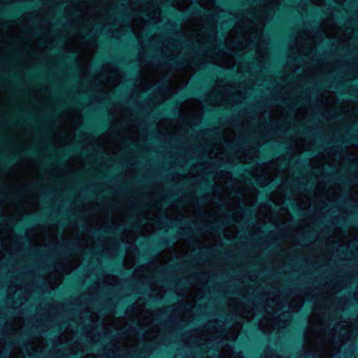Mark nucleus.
<instances>
[{
    "instance_id": "obj_8",
    "label": "nucleus",
    "mask_w": 358,
    "mask_h": 358,
    "mask_svg": "<svg viewBox=\"0 0 358 358\" xmlns=\"http://www.w3.org/2000/svg\"><path fill=\"white\" fill-rule=\"evenodd\" d=\"M315 345L310 349H307L309 344L308 340L304 341L306 352L308 350V356L311 358H352L354 355L355 346L350 344L348 348L345 344H333L334 341L330 338L336 337H316ZM341 337H337L341 338Z\"/></svg>"
},
{
    "instance_id": "obj_39",
    "label": "nucleus",
    "mask_w": 358,
    "mask_h": 358,
    "mask_svg": "<svg viewBox=\"0 0 358 358\" xmlns=\"http://www.w3.org/2000/svg\"><path fill=\"white\" fill-rule=\"evenodd\" d=\"M203 282H199L196 285H195V289L196 290H199L201 289L200 287V285H203Z\"/></svg>"
},
{
    "instance_id": "obj_45",
    "label": "nucleus",
    "mask_w": 358,
    "mask_h": 358,
    "mask_svg": "<svg viewBox=\"0 0 358 358\" xmlns=\"http://www.w3.org/2000/svg\"><path fill=\"white\" fill-rule=\"evenodd\" d=\"M225 176H226V178H230V174H229V173H225Z\"/></svg>"
},
{
    "instance_id": "obj_28",
    "label": "nucleus",
    "mask_w": 358,
    "mask_h": 358,
    "mask_svg": "<svg viewBox=\"0 0 358 358\" xmlns=\"http://www.w3.org/2000/svg\"><path fill=\"white\" fill-rule=\"evenodd\" d=\"M150 289H151L150 296L155 299L162 298V296L164 294V288L158 285L152 284L150 285Z\"/></svg>"
},
{
    "instance_id": "obj_33",
    "label": "nucleus",
    "mask_w": 358,
    "mask_h": 358,
    "mask_svg": "<svg viewBox=\"0 0 358 358\" xmlns=\"http://www.w3.org/2000/svg\"><path fill=\"white\" fill-rule=\"evenodd\" d=\"M161 43V37L159 36H153L150 41V45L151 46H157Z\"/></svg>"
},
{
    "instance_id": "obj_21",
    "label": "nucleus",
    "mask_w": 358,
    "mask_h": 358,
    "mask_svg": "<svg viewBox=\"0 0 358 358\" xmlns=\"http://www.w3.org/2000/svg\"><path fill=\"white\" fill-rule=\"evenodd\" d=\"M62 120L72 128H76L80 122L79 114L71 110L65 112L62 117Z\"/></svg>"
},
{
    "instance_id": "obj_34",
    "label": "nucleus",
    "mask_w": 358,
    "mask_h": 358,
    "mask_svg": "<svg viewBox=\"0 0 358 358\" xmlns=\"http://www.w3.org/2000/svg\"><path fill=\"white\" fill-rule=\"evenodd\" d=\"M134 264V262L130 257V255L127 252L125 259V266L127 268H131Z\"/></svg>"
},
{
    "instance_id": "obj_31",
    "label": "nucleus",
    "mask_w": 358,
    "mask_h": 358,
    "mask_svg": "<svg viewBox=\"0 0 358 358\" xmlns=\"http://www.w3.org/2000/svg\"><path fill=\"white\" fill-rule=\"evenodd\" d=\"M173 6L178 8L179 10H185L187 8H188L189 3V0H182L181 1H177L175 2H173Z\"/></svg>"
},
{
    "instance_id": "obj_3",
    "label": "nucleus",
    "mask_w": 358,
    "mask_h": 358,
    "mask_svg": "<svg viewBox=\"0 0 358 358\" xmlns=\"http://www.w3.org/2000/svg\"><path fill=\"white\" fill-rule=\"evenodd\" d=\"M106 8L105 5L92 6L86 0H73L66 11L73 29L65 39L66 48L78 52V63L82 71L80 90H95L103 98L122 78L120 71L111 64L104 66L96 76L88 73V64L96 48L93 31L99 29L101 25L105 28L108 23Z\"/></svg>"
},
{
    "instance_id": "obj_20",
    "label": "nucleus",
    "mask_w": 358,
    "mask_h": 358,
    "mask_svg": "<svg viewBox=\"0 0 358 358\" xmlns=\"http://www.w3.org/2000/svg\"><path fill=\"white\" fill-rule=\"evenodd\" d=\"M157 270L158 268L157 263H152L149 265L143 266L140 269L136 270L134 273V275L136 278H139L144 282L148 279L154 277Z\"/></svg>"
},
{
    "instance_id": "obj_36",
    "label": "nucleus",
    "mask_w": 358,
    "mask_h": 358,
    "mask_svg": "<svg viewBox=\"0 0 358 358\" xmlns=\"http://www.w3.org/2000/svg\"><path fill=\"white\" fill-rule=\"evenodd\" d=\"M197 168H198V166H195V167L192 168V170H191V174H192V175H196V174L199 175L200 173H198L197 170L196 171V169Z\"/></svg>"
},
{
    "instance_id": "obj_29",
    "label": "nucleus",
    "mask_w": 358,
    "mask_h": 358,
    "mask_svg": "<svg viewBox=\"0 0 358 358\" xmlns=\"http://www.w3.org/2000/svg\"><path fill=\"white\" fill-rule=\"evenodd\" d=\"M22 294H23V291L21 288L16 289V290L14 291L13 298L14 299L15 297H17V301H14V305H13L14 308H17V306H21L24 303V301L25 300L26 297L24 296H23V297H22L21 296Z\"/></svg>"
},
{
    "instance_id": "obj_14",
    "label": "nucleus",
    "mask_w": 358,
    "mask_h": 358,
    "mask_svg": "<svg viewBox=\"0 0 358 358\" xmlns=\"http://www.w3.org/2000/svg\"><path fill=\"white\" fill-rule=\"evenodd\" d=\"M21 238L13 234L10 226L0 227V260L5 253H12L18 249Z\"/></svg>"
},
{
    "instance_id": "obj_26",
    "label": "nucleus",
    "mask_w": 358,
    "mask_h": 358,
    "mask_svg": "<svg viewBox=\"0 0 358 358\" xmlns=\"http://www.w3.org/2000/svg\"><path fill=\"white\" fill-rule=\"evenodd\" d=\"M322 156L319 157L317 159H313L310 161V165L313 168V174L316 177L319 173H322L323 171V166L325 161L322 159Z\"/></svg>"
},
{
    "instance_id": "obj_38",
    "label": "nucleus",
    "mask_w": 358,
    "mask_h": 358,
    "mask_svg": "<svg viewBox=\"0 0 358 358\" xmlns=\"http://www.w3.org/2000/svg\"><path fill=\"white\" fill-rule=\"evenodd\" d=\"M313 3H314L316 5H320L323 3L324 0H311Z\"/></svg>"
},
{
    "instance_id": "obj_27",
    "label": "nucleus",
    "mask_w": 358,
    "mask_h": 358,
    "mask_svg": "<svg viewBox=\"0 0 358 358\" xmlns=\"http://www.w3.org/2000/svg\"><path fill=\"white\" fill-rule=\"evenodd\" d=\"M333 99L329 98V94H323L320 98V101L317 102V106L324 108H328L332 104Z\"/></svg>"
},
{
    "instance_id": "obj_5",
    "label": "nucleus",
    "mask_w": 358,
    "mask_h": 358,
    "mask_svg": "<svg viewBox=\"0 0 358 358\" xmlns=\"http://www.w3.org/2000/svg\"><path fill=\"white\" fill-rule=\"evenodd\" d=\"M110 343L103 347L98 354H87L85 358H148L159 348L162 337H106ZM168 338L169 337H162Z\"/></svg>"
},
{
    "instance_id": "obj_19",
    "label": "nucleus",
    "mask_w": 358,
    "mask_h": 358,
    "mask_svg": "<svg viewBox=\"0 0 358 358\" xmlns=\"http://www.w3.org/2000/svg\"><path fill=\"white\" fill-rule=\"evenodd\" d=\"M322 31L327 37L336 38L342 41L350 38V34L343 35L341 29L337 27L331 20H328L323 23Z\"/></svg>"
},
{
    "instance_id": "obj_2",
    "label": "nucleus",
    "mask_w": 358,
    "mask_h": 358,
    "mask_svg": "<svg viewBox=\"0 0 358 358\" xmlns=\"http://www.w3.org/2000/svg\"><path fill=\"white\" fill-rule=\"evenodd\" d=\"M315 43L312 36L305 34L289 45L283 76L280 78L281 83H277L274 92L275 94H278L283 105H278L272 111H264L244 123V127L259 135H271V130H281L290 124L291 121L303 120L308 115L309 107L314 106L310 103V99H308L306 92L303 96L299 83L305 77L317 74L320 64H307L301 66L299 57L303 55L309 58Z\"/></svg>"
},
{
    "instance_id": "obj_25",
    "label": "nucleus",
    "mask_w": 358,
    "mask_h": 358,
    "mask_svg": "<svg viewBox=\"0 0 358 358\" xmlns=\"http://www.w3.org/2000/svg\"><path fill=\"white\" fill-rule=\"evenodd\" d=\"M223 327V322L218 320L209 321L204 326V332L206 333H217L220 332Z\"/></svg>"
},
{
    "instance_id": "obj_43",
    "label": "nucleus",
    "mask_w": 358,
    "mask_h": 358,
    "mask_svg": "<svg viewBox=\"0 0 358 358\" xmlns=\"http://www.w3.org/2000/svg\"><path fill=\"white\" fill-rule=\"evenodd\" d=\"M50 315H51V313H50V311L48 310V315H45V319H48Z\"/></svg>"
},
{
    "instance_id": "obj_17",
    "label": "nucleus",
    "mask_w": 358,
    "mask_h": 358,
    "mask_svg": "<svg viewBox=\"0 0 358 358\" xmlns=\"http://www.w3.org/2000/svg\"><path fill=\"white\" fill-rule=\"evenodd\" d=\"M77 322L79 325L83 326L87 333H89L90 329L98 327L99 324H105L103 319H101L96 312L89 308L81 313L79 321Z\"/></svg>"
},
{
    "instance_id": "obj_35",
    "label": "nucleus",
    "mask_w": 358,
    "mask_h": 358,
    "mask_svg": "<svg viewBox=\"0 0 358 358\" xmlns=\"http://www.w3.org/2000/svg\"><path fill=\"white\" fill-rule=\"evenodd\" d=\"M9 213V210L7 209H5V204L4 203H0V214H2V215L5 216L6 215Z\"/></svg>"
},
{
    "instance_id": "obj_41",
    "label": "nucleus",
    "mask_w": 358,
    "mask_h": 358,
    "mask_svg": "<svg viewBox=\"0 0 358 358\" xmlns=\"http://www.w3.org/2000/svg\"><path fill=\"white\" fill-rule=\"evenodd\" d=\"M308 206H309V202H307V203H306L304 204H301V208H302L303 209H305Z\"/></svg>"
},
{
    "instance_id": "obj_48",
    "label": "nucleus",
    "mask_w": 358,
    "mask_h": 358,
    "mask_svg": "<svg viewBox=\"0 0 358 358\" xmlns=\"http://www.w3.org/2000/svg\"><path fill=\"white\" fill-rule=\"evenodd\" d=\"M12 290H13V287H10L9 288V293H10V294H11V292H13Z\"/></svg>"
},
{
    "instance_id": "obj_15",
    "label": "nucleus",
    "mask_w": 358,
    "mask_h": 358,
    "mask_svg": "<svg viewBox=\"0 0 358 358\" xmlns=\"http://www.w3.org/2000/svg\"><path fill=\"white\" fill-rule=\"evenodd\" d=\"M142 305L143 303L137 301L127 310V317L134 323L145 327H150L149 328L152 329H154L152 315L148 310H145Z\"/></svg>"
},
{
    "instance_id": "obj_30",
    "label": "nucleus",
    "mask_w": 358,
    "mask_h": 358,
    "mask_svg": "<svg viewBox=\"0 0 358 358\" xmlns=\"http://www.w3.org/2000/svg\"><path fill=\"white\" fill-rule=\"evenodd\" d=\"M22 323H23L22 319L20 317H17L11 322H7L5 328L6 329H13V330H17L22 327Z\"/></svg>"
},
{
    "instance_id": "obj_13",
    "label": "nucleus",
    "mask_w": 358,
    "mask_h": 358,
    "mask_svg": "<svg viewBox=\"0 0 358 358\" xmlns=\"http://www.w3.org/2000/svg\"><path fill=\"white\" fill-rule=\"evenodd\" d=\"M282 159H278L275 162H271L268 164H262L258 166L254 175L257 178V181L262 186L268 185L271 180H273L276 173L285 171L287 165L282 166L280 162Z\"/></svg>"
},
{
    "instance_id": "obj_1",
    "label": "nucleus",
    "mask_w": 358,
    "mask_h": 358,
    "mask_svg": "<svg viewBox=\"0 0 358 358\" xmlns=\"http://www.w3.org/2000/svg\"><path fill=\"white\" fill-rule=\"evenodd\" d=\"M280 0H257L252 11L236 16L235 26L229 32L224 44L219 43L215 38V20L218 18L219 8L213 0H199L201 7L208 13L205 20L191 21L185 27V35L188 42L179 51L175 39L169 38L162 43L161 52L169 59L157 66L152 75L141 79L131 98L136 101L135 93L145 91L157 78V89L150 99L153 104L160 103L170 97L179 88L187 83L186 76L180 71L188 72L196 69L203 62H210L225 69H230L239 57L256 47L255 64L241 62L237 73L243 80L238 83L225 80L217 81L213 90L207 95V104L215 106L223 101L238 102L244 99L248 92L256 85H261L265 77L264 69L268 57L267 40L262 34L264 21L272 15Z\"/></svg>"
},
{
    "instance_id": "obj_10",
    "label": "nucleus",
    "mask_w": 358,
    "mask_h": 358,
    "mask_svg": "<svg viewBox=\"0 0 358 358\" xmlns=\"http://www.w3.org/2000/svg\"><path fill=\"white\" fill-rule=\"evenodd\" d=\"M215 134L217 135L216 138L213 140H208L206 145L204 148L205 153L209 156L210 158H217L221 161H233L226 148L225 145L229 144L233 138V134L229 131L220 130L218 132L215 131Z\"/></svg>"
},
{
    "instance_id": "obj_40",
    "label": "nucleus",
    "mask_w": 358,
    "mask_h": 358,
    "mask_svg": "<svg viewBox=\"0 0 358 358\" xmlns=\"http://www.w3.org/2000/svg\"><path fill=\"white\" fill-rule=\"evenodd\" d=\"M84 338H86V340L88 343H92L94 341V338L95 337L90 336V337H84Z\"/></svg>"
},
{
    "instance_id": "obj_24",
    "label": "nucleus",
    "mask_w": 358,
    "mask_h": 358,
    "mask_svg": "<svg viewBox=\"0 0 358 358\" xmlns=\"http://www.w3.org/2000/svg\"><path fill=\"white\" fill-rule=\"evenodd\" d=\"M255 149L249 150L247 152L238 150L235 151L234 157L242 162H248L255 156Z\"/></svg>"
},
{
    "instance_id": "obj_4",
    "label": "nucleus",
    "mask_w": 358,
    "mask_h": 358,
    "mask_svg": "<svg viewBox=\"0 0 358 358\" xmlns=\"http://www.w3.org/2000/svg\"><path fill=\"white\" fill-rule=\"evenodd\" d=\"M115 122L108 131L97 141L101 149L109 155L122 149L127 145L128 141L140 145V139H143V134L140 131L141 124L133 114L127 108H120L117 112Z\"/></svg>"
},
{
    "instance_id": "obj_47",
    "label": "nucleus",
    "mask_w": 358,
    "mask_h": 358,
    "mask_svg": "<svg viewBox=\"0 0 358 358\" xmlns=\"http://www.w3.org/2000/svg\"><path fill=\"white\" fill-rule=\"evenodd\" d=\"M115 328H117V329H121L122 328V327H120L118 324H115Z\"/></svg>"
},
{
    "instance_id": "obj_6",
    "label": "nucleus",
    "mask_w": 358,
    "mask_h": 358,
    "mask_svg": "<svg viewBox=\"0 0 358 358\" xmlns=\"http://www.w3.org/2000/svg\"><path fill=\"white\" fill-rule=\"evenodd\" d=\"M182 350L190 354H205L201 358H243L229 344L230 337H180Z\"/></svg>"
},
{
    "instance_id": "obj_12",
    "label": "nucleus",
    "mask_w": 358,
    "mask_h": 358,
    "mask_svg": "<svg viewBox=\"0 0 358 358\" xmlns=\"http://www.w3.org/2000/svg\"><path fill=\"white\" fill-rule=\"evenodd\" d=\"M190 299L181 300L176 306L167 307L164 310V314L171 313V320L178 319L184 321L189 320L193 315V309L196 308L194 299L201 298L200 294L196 293V290L191 291L189 293Z\"/></svg>"
},
{
    "instance_id": "obj_32",
    "label": "nucleus",
    "mask_w": 358,
    "mask_h": 358,
    "mask_svg": "<svg viewBox=\"0 0 358 358\" xmlns=\"http://www.w3.org/2000/svg\"><path fill=\"white\" fill-rule=\"evenodd\" d=\"M76 267V263H72L71 262H68L62 268V271L66 273H69L71 271H73Z\"/></svg>"
},
{
    "instance_id": "obj_23",
    "label": "nucleus",
    "mask_w": 358,
    "mask_h": 358,
    "mask_svg": "<svg viewBox=\"0 0 358 358\" xmlns=\"http://www.w3.org/2000/svg\"><path fill=\"white\" fill-rule=\"evenodd\" d=\"M26 236L29 240L30 244L33 245H41V229L40 228L33 229L28 230L26 233Z\"/></svg>"
},
{
    "instance_id": "obj_46",
    "label": "nucleus",
    "mask_w": 358,
    "mask_h": 358,
    "mask_svg": "<svg viewBox=\"0 0 358 358\" xmlns=\"http://www.w3.org/2000/svg\"><path fill=\"white\" fill-rule=\"evenodd\" d=\"M335 1H336L337 3H341L343 1V0H335Z\"/></svg>"
},
{
    "instance_id": "obj_7",
    "label": "nucleus",
    "mask_w": 358,
    "mask_h": 358,
    "mask_svg": "<svg viewBox=\"0 0 358 358\" xmlns=\"http://www.w3.org/2000/svg\"><path fill=\"white\" fill-rule=\"evenodd\" d=\"M180 116V122H175L171 120H164L157 125L158 132L162 140L167 136L175 134H183L187 125L196 124L201 120L203 113L201 103L196 100H188L182 103L177 108Z\"/></svg>"
},
{
    "instance_id": "obj_9",
    "label": "nucleus",
    "mask_w": 358,
    "mask_h": 358,
    "mask_svg": "<svg viewBox=\"0 0 358 358\" xmlns=\"http://www.w3.org/2000/svg\"><path fill=\"white\" fill-rule=\"evenodd\" d=\"M121 5H128L133 10H138L140 20L135 21L132 25V30L135 33L139 43L144 46L142 32L139 30L141 27L145 25L147 22L155 24L160 17L159 9L155 6L152 0H120ZM147 45H145L146 46Z\"/></svg>"
},
{
    "instance_id": "obj_51",
    "label": "nucleus",
    "mask_w": 358,
    "mask_h": 358,
    "mask_svg": "<svg viewBox=\"0 0 358 358\" xmlns=\"http://www.w3.org/2000/svg\"><path fill=\"white\" fill-rule=\"evenodd\" d=\"M357 199H358V195H357Z\"/></svg>"
},
{
    "instance_id": "obj_42",
    "label": "nucleus",
    "mask_w": 358,
    "mask_h": 358,
    "mask_svg": "<svg viewBox=\"0 0 358 358\" xmlns=\"http://www.w3.org/2000/svg\"><path fill=\"white\" fill-rule=\"evenodd\" d=\"M201 331H202V332H201V334H202V336H204V334H206V332H204V327H203V329H202V330H201ZM209 334V333H207V334Z\"/></svg>"
},
{
    "instance_id": "obj_50",
    "label": "nucleus",
    "mask_w": 358,
    "mask_h": 358,
    "mask_svg": "<svg viewBox=\"0 0 358 358\" xmlns=\"http://www.w3.org/2000/svg\"><path fill=\"white\" fill-rule=\"evenodd\" d=\"M231 338H233V341L234 342V341H235V338H236V337L233 336V337H231Z\"/></svg>"
},
{
    "instance_id": "obj_37",
    "label": "nucleus",
    "mask_w": 358,
    "mask_h": 358,
    "mask_svg": "<svg viewBox=\"0 0 358 358\" xmlns=\"http://www.w3.org/2000/svg\"><path fill=\"white\" fill-rule=\"evenodd\" d=\"M350 160L355 161L356 162H357V163H358V157H357V155H351V156H350Z\"/></svg>"
},
{
    "instance_id": "obj_11",
    "label": "nucleus",
    "mask_w": 358,
    "mask_h": 358,
    "mask_svg": "<svg viewBox=\"0 0 358 358\" xmlns=\"http://www.w3.org/2000/svg\"><path fill=\"white\" fill-rule=\"evenodd\" d=\"M343 328H350L349 322H342L337 324L332 321L330 323L322 317L313 316L309 322L307 336H345V333L340 332Z\"/></svg>"
},
{
    "instance_id": "obj_22",
    "label": "nucleus",
    "mask_w": 358,
    "mask_h": 358,
    "mask_svg": "<svg viewBox=\"0 0 358 358\" xmlns=\"http://www.w3.org/2000/svg\"><path fill=\"white\" fill-rule=\"evenodd\" d=\"M339 193L340 187H333L332 189L329 188L326 192L323 190L322 192L321 187L320 185H319L317 190V194L319 196L327 199L329 201H334L336 198H338L339 196Z\"/></svg>"
},
{
    "instance_id": "obj_44",
    "label": "nucleus",
    "mask_w": 358,
    "mask_h": 358,
    "mask_svg": "<svg viewBox=\"0 0 358 358\" xmlns=\"http://www.w3.org/2000/svg\"><path fill=\"white\" fill-rule=\"evenodd\" d=\"M243 317H248V318H250V317H252V315H244V313H243Z\"/></svg>"
},
{
    "instance_id": "obj_49",
    "label": "nucleus",
    "mask_w": 358,
    "mask_h": 358,
    "mask_svg": "<svg viewBox=\"0 0 358 358\" xmlns=\"http://www.w3.org/2000/svg\"><path fill=\"white\" fill-rule=\"evenodd\" d=\"M355 296H356L357 299H358V291L355 293Z\"/></svg>"
},
{
    "instance_id": "obj_18",
    "label": "nucleus",
    "mask_w": 358,
    "mask_h": 358,
    "mask_svg": "<svg viewBox=\"0 0 358 358\" xmlns=\"http://www.w3.org/2000/svg\"><path fill=\"white\" fill-rule=\"evenodd\" d=\"M332 241L337 242L341 248L345 247L352 252L358 251V236L355 230L350 234L337 231Z\"/></svg>"
},
{
    "instance_id": "obj_16",
    "label": "nucleus",
    "mask_w": 358,
    "mask_h": 358,
    "mask_svg": "<svg viewBox=\"0 0 358 358\" xmlns=\"http://www.w3.org/2000/svg\"><path fill=\"white\" fill-rule=\"evenodd\" d=\"M59 341H62L63 338L67 337H56ZM73 338L74 337H70ZM81 339H71L65 344H61L54 347L56 358H69L71 355H77L79 352H84L87 350V347L81 343Z\"/></svg>"
}]
</instances>
